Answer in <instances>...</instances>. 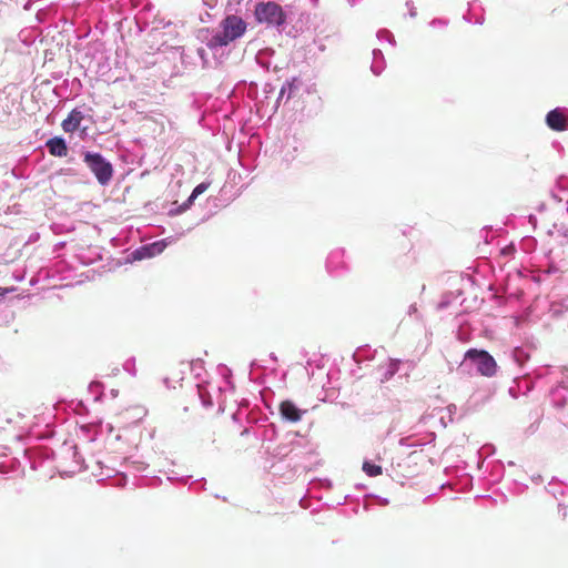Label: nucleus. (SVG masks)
I'll list each match as a JSON object with an SVG mask.
<instances>
[{
    "label": "nucleus",
    "instance_id": "obj_32",
    "mask_svg": "<svg viewBox=\"0 0 568 568\" xmlns=\"http://www.w3.org/2000/svg\"><path fill=\"white\" fill-rule=\"evenodd\" d=\"M256 365H257V364H256V362H255V361H253V362L251 363V367H252V368H253V367H255Z\"/></svg>",
    "mask_w": 568,
    "mask_h": 568
},
{
    "label": "nucleus",
    "instance_id": "obj_30",
    "mask_svg": "<svg viewBox=\"0 0 568 568\" xmlns=\"http://www.w3.org/2000/svg\"><path fill=\"white\" fill-rule=\"evenodd\" d=\"M483 21H484V19H483V18H477L476 23L481 24V23H483Z\"/></svg>",
    "mask_w": 568,
    "mask_h": 568
},
{
    "label": "nucleus",
    "instance_id": "obj_15",
    "mask_svg": "<svg viewBox=\"0 0 568 568\" xmlns=\"http://www.w3.org/2000/svg\"><path fill=\"white\" fill-rule=\"evenodd\" d=\"M385 68V60L383 52L379 49L373 50V61L371 65V70L375 75H379Z\"/></svg>",
    "mask_w": 568,
    "mask_h": 568
},
{
    "label": "nucleus",
    "instance_id": "obj_6",
    "mask_svg": "<svg viewBox=\"0 0 568 568\" xmlns=\"http://www.w3.org/2000/svg\"><path fill=\"white\" fill-rule=\"evenodd\" d=\"M280 414L282 419L290 422V423H297L302 419L304 414L307 412L306 409L298 408L295 403L292 400H283L280 404Z\"/></svg>",
    "mask_w": 568,
    "mask_h": 568
},
{
    "label": "nucleus",
    "instance_id": "obj_31",
    "mask_svg": "<svg viewBox=\"0 0 568 568\" xmlns=\"http://www.w3.org/2000/svg\"><path fill=\"white\" fill-rule=\"evenodd\" d=\"M410 16L412 17H415L416 16V11L414 9H410Z\"/></svg>",
    "mask_w": 568,
    "mask_h": 568
},
{
    "label": "nucleus",
    "instance_id": "obj_34",
    "mask_svg": "<svg viewBox=\"0 0 568 568\" xmlns=\"http://www.w3.org/2000/svg\"><path fill=\"white\" fill-rule=\"evenodd\" d=\"M112 395L115 397L118 395V390H112Z\"/></svg>",
    "mask_w": 568,
    "mask_h": 568
},
{
    "label": "nucleus",
    "instance_id": "obj_16",
    "mask_svg": "<svg viewBox=\"0 0 568 568\" xmlns=\"http://www.w3.org/2000/svg\"><path fill=\"white\" fill-rule=\"evenodd\" d=\"M511 356L515 363L519 366H523L528 359L529 354L521 347H516L511 352Z\"/></svg>",
    "mask_w": 568,
    "mask_h": 568
},
{
    "label": "nucleus",
    "instance_id": "obj_9",
    "mask_svg": "<svg viewBox=\"0 0 568 568\" xmlns=\"http://www.w3.org/2000/svg\"><path fill=\"white\" fill-rule=\"evenodd\" d=\"M84 119V115L81 111H79L78 109H73L67 116V119H64L62 121V129L64 132L67 133H72L74 132L75 130H78V128L80 126L81 124V121Z\"/></svg>",
    "mask_w": 568,
    "mask_h": 568
},
{
    "label": "nucleus",
    "instance_id": "obj_17",
    "mask_svg": "<svg viewBox=\"0 0 568 568\" xmlns=\"http://www.w3.org/2000/svg\"><path fill=\"white\" fill-rule=\"evenodd\" d=\"M363 470L366 475L374 477L382 474V467L369 462L363 464Z\"/></svg>",
    "mask_w": 568,
    "mask_h": 568
},
{
    "label": "nucleus",
    "instance_id": "obj_27",
    "mask_svg": "<svg viewBox=\"0 0 568 568\" xmlns=\"http://www.w3.org/2000/svg\"><path fill=\"white\" fill-rule=\"evenodd\" d=\"M203 1L210 8H213L215 6V2H216V0H203Z\"/></svg>",
    "mask_w": 568,
    "mask_h": 568
},
{
    "label": "nucleus",
    "instance_id": "obj_4",
    "mask_svg": "<svg viewBox=\"0 0 568 568\" xmlns=\"http://www.w3.org/2000/svg\"><path fill=\"white\" fill-rule=\"evenodd\" d=\"M84 163L101 185H106L111 181L113 174L112 164L100 153L85 152Z\"/></svg>",
    "mask_w": 568,
    "mask_h": 568
},
{
    "label": "nucleus",
    "instance_id": "obj_12",
    "mask_svg": "<svg viewBox=\"0 0 568 568\" xmlns=\"http://www.w3.org/2000/svg\"><path fill=\"white\" fill-rule=\"evenodd\" d=\"M400 362L398 359H389L387 364L381 365L378 367V373L381 376V382L389 381L399 369Z\"/></svg>",
    "mask_w": 568,
    "mask_h": 568
},
{
    "label": "nucleus",
    "instance_id": "obj_22",
    "mask_svg": "<svg viewBox=\"0 0 568 568\" xmlns=\"http://www.w3.org/2000/svg\"><path fill=\"white\" fill-rule=\"evenodd\" d=\"M430 27L433 28H445L447 26V21L443 20V19H434L430 21Z\"/></svg>",
    "mask_w": 568,
    "mask_h": 568
},
{
    "label": "nucleus",
    "instance_id": "obj_35",
    "mask_svg": "<svg viewBox=\"0 0 568 568\" xmlns=\"http://www.w3.org/2000/svg\"><path fill=\"white\" fill-rule=\"evenodd\" d=\"M247 432H248V429H244V430L242 432V435L247 434Z\"/></svg>",
    "mask_w": 568,
    "mask_h": 568
},
{
    "label": "nucleus",
    "instance_id": "obj_21",
    "mask_svg": "<svg viewBox=\"0 0 568 568\" xmlns=\"http://www.w3.org/2000/svg\"><path fill=\"white\" fill-rule=\"evenodd\" d=\"M123 369L125 372H128L129 374H131L132 376L135 375L136 371H135V358L134 357H131L129 359H126L123 364Z\"/></svg>",
    "mask_w": 568,
    "mask_h": 568
},
{
    "label": "nucleus",
    "instance_id": "obj_24",
    "mask_svg": "<svg viewBox=\"0 0 568 568\" xmlns=\"http://www.w3.org/2000/svg\"><path fill=\"white\" fill-rule=\"evenodd\" d=\"M14 287H0V302L6 297V295L10 292H13Z\"/></svg>",
    "mask_w": 568,
    "mask_h": 568
},
{
    "label": "nucleus",
    "instance_id": "obj_7",
    "mask_svg": "<svg viewBox=\"0 0 568 568\" xmlns=\"http://www.w3.org/2000/svg\"><path fill=\"white\" fill-rule=\"evenodd\" d=\"M166 246L165 240L154 242L151 245L142 246L139 250H135L132 255L134 260H142L145 257H152L156 254H160L163 252V250Z\"/></svg>",
    "mask_w": 568,
    "mask_h": 568
},
{
    "label": "nucleus",
    "instance_id": "obj_38",
    "mask_svg": "<svg viewBox=\"0 0 568 568\" xmlns=\"http://www.w3.org/2000/svg\"><path fill=\"white\" fill-rule=\"evenodd\" d=\"M414 311H416V307L410 306V312H414Z\"/></svg>",
    "mask_w": 568,
    "mask_h": 568
},
{
    "label": "nucleus",
    "instance_id": "obj_13",
    "mask_svg": "<svg viewBox=\"0 0 568 568\" xmlns=\"http://www.w3.org/2000/svg\"><path fill=\"white\" fill-rule=\"evenodd\" d=\"M344 251L341 248L334 250L329 253L326 262V267L331 273L337 272L338 268L344 267Z\"/></svg>",
    "mask_w": 568,
    "mask_h": 568
},
{
    "label": "nucleus",
    "instance_id": "obj_23",
    "mask_svg": "<svg viewBox=\"0 0 568 568\" xmlns=\"http://www.w3.org/2000/svg\"><path fill=\"white\" fill-rule=\"evenodd\" d=\"M291 450L287 449L286 446L277 447L276 452L274 453L275 456L284 457L286 456Z\"/></svg>",
    "mask_w": 568,
    "mask_h": 568
},
{
    "label": "nucleus",
    "instance_id": "obj_28",
    "mask_svg": "<svg viewBox=\"0 0 568 568\" xmlns=\"http://www.w3.org/2000/svg\"><path fill=\"white\" fill-rule=\"evenodd\" d=\"M509 394H510L514 398H517V393H516V388H515V387H510V388H509Z\"/></svg>",
    "mask_w": 568,
    "mask_h": 568
},
{
    "label": "nucleus",
    "instance_id": "obj_33",
    "mask_svg": "<svg viewBox=\"0 0 568 568\" xmlns=\"http://www.w3.org/2000/svg\"><path fill=\"white\" fill-rule=\"evenodd\" d=\"M106 428H108L109 432L112 430V426L110 424L106 425Z\"/></svg>",
    "mask_w": 568,
    "mask_h": 568
},
{
    "label": "nucleus",
    "instance_id": "obj_3",
    "mask_svg": "<svg viewBox=\"0 0 568 568\" xmlns=\"http://www.w3.org/2000/svg\"><path fill=\"white\" fill-rule=\"evenodd\" d=\"M255 20L267 28L280 30L286 22V13L283 8L274 1H261L254 8Z\"/></svg>",
    "mask_w": 568,
    "mask_h": 568
},
{
    "label": "nucleus",
    "instance_id": "obj_20",
    "mask_svg": "<svg viewBox=\"0 0 568 568\" xmlns=\"http://www.w3.org/2000/svg\"><path fill=\"white\" fill-rule=\"evenodd\" d=\"M292 90H293V84L290 82H285L282 85L281 91L278 93V100L284 99L286 92H287L286 99L288 100L291 98Z\"/></svg>",
    "mask_w": 568,
    "mask_h": 568
},
{
    "label": "nucleus",
    "instance_id": "obj_19",
    "mask_svg": "<svg viewBox=\"0 0 568 568\" xmlns=\"http://www.w3.org/2000/svg\"><path fill=\"white\" fill-rule=\"evenodd\" d=\"M517 387L524 389V394H526L531 390L532 384L527 377H521L517 381Z\"/></svg>",
    "mask_w": 568,
    "mask_h": 568
},
{
    "label": "nucleus",
    "instance_id": "obj_8",
    "mask_svg": "<svg viewBox=\"0 0 568 568\" xmlns=\"http://www.w3.org/2000/svg\"><path fill=\"white\" fill-rule=\"evenodd\" d=\"M207 187H209V183L202 182V183L197 184L193 189L189 199L184 203H182L176 210H171L170 214H181V213L185 212L186 210H189L193 205L196 197L200 196L201 194H203L207 190Z\"/></svg>",
    "mask_w": 568,
    "mask_h": 568
},
{
    "label": "nucleus",
    "instance_id": "obj_1",
    "mask_svg": "<svg viewBox=\"0 0 568 568\" xmlns=\"http://www.w3.org/2000/svg\"><path fill=\"white\" fill-rule=\"evenodd\" d=\"M246 29L247 23L241 17L229 14L220 22V29L206 40V45L212 50L226 47L243 37Z\"/></svg>",
    "mask_w": 568,
    "mask_h": 568
},
{
    "label": "nucleus",
    "instance_id": "obj_10",
    "mask_svg": "<svg viewBox=\"0 0 568 568\" xmlns=\"http://www.w3.org/2000/svg\"><path fill=\"white\" fill-rule=\"evenodd\" d=\"M49 153L53 156L63 158L68 154V146L63 138L54 136L45 143Z\"/></svg>",
    "mask_w": 568,
    "mask_h": 568
},
{
    "label": "nucleus",
    "instance_id": "obj_14",
    "mask_svg": "<svg viewBox=\"0 0 568 568\" xmlns=\"http://www.w3.org/2000/svg\"><path fill=\"white\" fill-rule=\"evenodd\" d=\"M549 233L560 245L568 244V227L564 224H555L554 230H551Z\"/></svg>",
    "mask_w": 568,
    "mask_h": 568
},
{
    "label": "nucleus",
    "instance_id": "obj_18",
    "mask_svg": "<svg viewBox=\"0 0 568 568\" xmlns=\"http://www.w3.org/2000/svg\"><path fill=\"white\" fill-rule=\"evenodd\" d=\"M377 39L379 41H387L390 45H394L395 44V39H394V36L386 29H382L377 32L376 34Z\"/></svg>",
    "mask_w": 568,
    "mask_h": 568
},
{
    "label": "nucleus",
    "instance_id": "obj_2",
    "mask_svg": "<svg viewBox=\"0 0 568 568\" xmlns=\"http://www.w3.org/2000/svg\"><path fill=\"white\" fill-rule=\"evenodd\" d=\"M475 367L476 372L486 377H493L497 372V363L494 357L486 351L470 348L465 353L464 361L460 363L462 372L470 373V367Z\"/></svg>",
    "mask_w": 568,
    "mask_h": 568
},
{
    "label": "nucleus",
    "instance_id": "obj_11",
    "mask_svg": "<svg viewBox=\"0 0 568 568\" xmlns=\"http://www.w3.org/2000/svg\"><path fill=\"white\" fill-rule=\"evenodd\" d=\"M274 53H275V51L271 48L260 50L256 54L257 64L267 71H270V70L276 71L277 65L274 64L273 60H272Z\"/></svg>",
    "mask_w": 568,
    "mask_h": 568
},
{
    "label": "nucleus",
    "instance_id": "obj_29",
    "mask_svg": "<svg viewBox=\"0 0 568 568\" xmlns=\"http://www.w3.org/2000/svg\"><path fill=\"white\" fill-rule=\"evenodd\" d=\"M90 388H91V390H94L95 388H97V389H98V388H100V383H92V384L90 385Z\"/></svg>",
    "mask_w": 568,
    "mask_h": 568
},
{
    "label": "nucleus",
    "instance_id": "obj_25",
    "mask_svg": "<svg viewBox=\"0 0 568 568\" xmlns=\"http://www.w3.org/2000/svg\"><path fill=\"white\" fill-rule=\"evenodd\" d=\"M552 254H554V251H552V250H550V251H549V253H548V258H549V261H550V263H551L550 268L548 270V272H549V273L556 272V271L558 270L557 267H555V266L552 265V263H554Z\"/></svg>",
    "mask_w": 568,
    "mask_h": 568
},
{
    "label": "nucleus",
    "instance_id": "obj_5",
    "mask_svg": "<svg viewBox=\"0 0 568 568\" xmlns=\"http://www.w3.org/2000/svg\"><path fill=\"white\" fill-rule=\"evenodd\" d=\"M547 125L555 131L568 130V109L556 108L546 115Z\"/></svg>",
    "mask_w": 568,
    "mask_h": 568
},
{
    "label": "nucleus",
    "instance_id": "obj_36",
    "mask_svg": "<svg viewBox=\"0 0 568 568\" xmlns=\"http://www.w3.org/2000/svg\"><path fill=\"white\" fill-rule=\"evenodd\" d=\"M414 311H416V307L410 306V312H414Z\"/></svg>",
    "mask_w": 568,
    "mask_h": 568
},
{
    "label": "nucleus",
    "instance_id": "obj_26",
    "mask_svg": "<svg viewBox=\"0 0 568 568\" xmlns=\"http://www.w3.org/2000/svg\"><path fill=\"white\" fill-rule=\"evenodd\" d=\"M196 52H197L199 57L203 60V62H205V49L199 48L196 50Z\"/></svg>",
    "mask_w": 568,
    "mask_h": 568
},
{
    "label": "nucleus",
    "instance_id": "obj_37",
    "mask_svg": "<svg viewBox=\"0 0 568 568\" xmlns=\"http://www.w3.org/2000/svg\"><path fill=\"white\" fill-rule=\"evenodd\" d=\"M414 311H416V307L410 306V312H414Z\"/></svg>",
    "mask_w": 568,
    "mask_h": 568
}]
</instances>
